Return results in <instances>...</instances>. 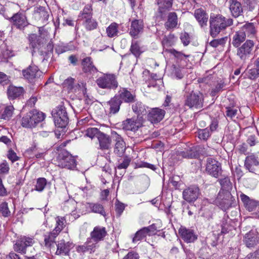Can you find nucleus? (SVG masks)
<instances>
[{
    "mask_svg": "<svg viewBox=\"0 0 259 259\" xmlns=\"http://www.w3.org/2000/svg\"><path fill=\"white\" fill-rule=\"evenodd\" d=\"M233 19L221 15L211 14L209 19L210 33L214 37L222 30L233 24Z\"/></svg>",
    "mask_w": 259,
    "mask_h": 259,
    "instance_id": "f257e3e1",
    "label": "nucleus"
},
{
    "mask_svg": "<svg viewBox=\"0 0 259 259\" xmlns=\"http://www.w3.org/2000/svg\"><path fill=\"white\" fill-rule=\"evenodd\" d=\"M44 119L45 114L42 112L32 110L22 118L21 124L24 127L32 128Z\"/></svg>",
    "mask_w": 259,
    "mask_h": 259,
    "instance_id": "f03ea898",
    "label": "nucleus"
},
{
    "mask_svg": "<svg viewBox=\"0 0 259 259\" xmlns=\"http://www.w3.org/2000/svg\"><path fill=\"white\" fill-rule=\"evenodd\" d=\"M254 43L252 40H247L237 49L236 55L243 63L248 60L253 53Z\"/></svg>",
    "mask_w": 259,
    "mask_h": 259,
    "instance_id": "7ed1b4c3",
    "label": "nucleus"
},
{
    "mask_svg": "<svg viewBox=\"0 0 259 259\" xmlns=\"http://www.w3.org/2000/svg\"><path fill=\"white\" fill-rule=\"evenodd\" d=\"M235 198L230 191L220 190L215 200V203L222 209L226 210L233 204Z\"/></svg>",
    "mask_w": 259,
    "mask_h": 259,
    "instance_id": "20e7f679",
    "label": "nucleus"
},
{
    "mask_svg": "<svg viewBox=\"0 0 259 259\" xmlns=\"http://www.w3.org/2000/svg\"><path fill=\"white\" fill-rule=\"evenodd\" d=\"M57 164L60 167L71 169L74 168L76 165L75 158L66 151H62L59 154Z\"/></svg>",
    "mask_w": 259,
    "mask_h": 259,
    "instance_id": "39448f33",
    "label": "nucleus"
},
{
    "mask_svg": "<svg viewBox=\"0 0 259 259\" xmlns=\"http://www.w3.org/2000/svg\"><path fill=\"white\" fill-rule=\"evenodd\" d=\"M97 85L102 89L114 90L118 87L116 76L112 74H104L96 80Z\"/></svg>",
    "mask_w": 259,
    "mask_h": 259,
    "instance_id": "423d86ee",
    "label": "nucleus"
},
{
    "mask_svg": "<svg viewBox=\"0 0 259 259\" xmlns=\"http://www.w3.org/2000/svg\"><path fill=\"white\" fill-rule=\"evenodd\" d=\"M203 103V95L200 93L192 92L187 97L185 105L190 108L200 109L202 107Z\"/></svg>",
    "mask_w": 259,
    "mask_h": 259,
    "instance_id": "0eeeda50",
    "label": "nucleus"
},
{
    "mask_svg": "<svg viewBox=\"0 0 259 259\" xmlns=\"http://www.w3.org/2000/svg\"><path fill=\"white\" fill-rule=\"evenodd\" d=\"M22 74L25 79L29 82L34 83L42 75V72L36 66H30L26 69L22 71Z\"/></svg>",
    "mask_w": 259,
    "mask_h": 259,
    "instance_id": "6e6552de",
    "label": "nucleus"
},
{
    "mask_svg": "<svg viewBox=\"0 0 259 259\" xmlns=\"http://www.w3.org/2000/svg\"><path fill=\"white\" fill-rule=\"evenodd\" d=\"M206 172L212 177L217 178L222 174V168L220 163L211 158L207 159Z\"/></svg>",
    "mask_w": 259,
    "mask_h": 259,
    "instance_id": "1a4fd4ad",
    "label": "nucleus"
},
{
    "mask_svg": "<svg viewBox=\"0 0 259 259\" xmlns=\"http://www.w3.org/2000/svg\"><path fill=\"white\" fill-rule=\"evenodd\" d=\"M244 166L249 171L255 173L259 168V152L246 157Z\"/></svg>",
    "mask_w": 259,
    "mask_h": 259,
    "instance_id": "9d476101",
    "label": "nucleus"
},
{
    "mask_svg": "<svg viewBox=\"0 0 259 259\" xmlns=\"http://www.w3.org/2000/svg\"><path fill=\"white\" fill-rule=\"evenodd\" d=\"M34 243L33 238L26 236H21L14 245V248L17 252L25 253L27 247L32 246Z\"/></svg>",
    "mask_w": 259,
    "mask_h": 259,
    "instance_id": "9b49d317",
    "label": "nucleus"
},
{
    "mask_svg": "<svg viewBox=\"0 0 259 259\" xmlns=\"http://www.w3.org/2000/svg\"><path fill=\"white\" fill-rule=\"evenodd\" d=\"M179 233L181 238L186 243L194 242L197 239V236L194 231L181 227L179 230Z\"/></svg>",
    "mask_w": 259,
    "mask_h": 259,
    "instance_id": "f8f14e48",
    "label": "nucleus"
},
{
    "mask_svg": "<svg viewBox=\"0 0 259 259\" xmlns=\"http://www.w3.org/2000/svg\"><path fill=\"white\" fill-rule=\"evenodd\" d=\"M199 195V189L198 187L193 186L185 189L183 192V198L188 202L195 201Z\"/></svg>",
    "mask_w": 259,
    "mask_h": 259,
    "instance_id": "ddd939ff",
    "label": "nucleus"
},
{
    "mask_svg": "<svg viewBox=\"0 0 259 259\" xmlns=\"http://www.w3.org/2000/svg\"><path fill=\"white\" fill-rule=\"evenodd\" d=\"M112 136L116 142L114 148V153L120 156L122 155L125 150V144L120 135L115 132H112Z\"/></svg>",
    "mask_w": 259,
    "mask_h": 259,
    "instance_id": "4468645a",
    "label": "nucleus"
},
{
    "mask_svg": "<svg viewBox=\"0 0 259 259\" xmlns=\"http://www.w3.org/2000/svg\"><path fill=\"white\" fill-rule=\"evenodd\" d=\"M99 147L102 150H109L111 147L112 140L110 136L102 132L97 138Z\"/></svg>",
    "mask_w": 259,
    "mask_h": 259,
    "instance_id": "2eb2a0df",
    "label": "nucleus"
},
{
    "mask_svg": "<svg viewBox=\"0 0 259 259\" xmlns=\"http://www.w3.org/2000/svg\"><path fill=\"white\" fill-rule=\"evenodd\" d=\"M165 113V111L162 109L158 108H153L148 113V120L152 123H157L163 118Z\"/></svg>",
    "mask_w": 259,
    "mask_h": 259,
    "instance_id": "dca6fc26",
    "label": "nucleus"
},
{
    "mask_svg": "<svg viewBox=\"0 0 259 259\" xmlns=\"http://www.w3.org/2000/svg\"><path fill=\"white\" fill-rule=\"evenodd\" d=\"M143 22L141 20H134L132 21L130 29V34L134 38H137L139 34L143 31Z\"/></svg>",
    "mask_w": 259,
    "mask_h": 259,
    "instance_id": "f3484780",
    "label": "nucleus"
},
{
    "mask_svg": "<svg viewBox=\"0 0 259 259\" xmlns=\"http://www.w3.org/2000/svg\"><path fill=\"white\" fill-rule=\"evenodd\" d=\"M142 124L140 120L134 118L127 119L122 123L123 128L126 131H131L134 132L138 131Z\"/></svg>",
    "mask_w": 259,
    "mask_h": 259,
    "instance_id": "a211bd4d",
    "label": "nucleus"
},
{
    "mask_svg": "<svg viewBox=\"0 0 259 259\" xmlns=\"http://www.w3.org/2000/svg\"><path fill=\"white\" fill-rule=\"evenodd\" d=\"M194 17L201 27H205L207 25L208 15L206 12L202 9H198L195 10Z\"/></svg>",
    "mask_w": 259,
    "mask_h": 259,
    "instance_id": "6ab92c4d",
    "label": "nucleus"
},
{
    "mask_svg": "<svg viewBox=\"0 0 259 259\" xmlns=\"http://www.w3.org/2000/svg\"><path fill=\"white\" fill-rule=\"evenodd\" d=\"M86 208V211L100 214L103 216L106 215V213L103 206L98 203H86L82 204Z\"/></svg>",
    "mask_w": 259,
    "mask_h": 259,
    "instance_id": "aec40b11",
    "label": "nucleus"
},
{
    "mask_svg": "<svg viewBox=\"0 0 259 259\" xmlns=\"http://www.w3.org/2000/svg\"><path fill=\"white\" fill-rule=\"evenodd\" d=\"M230 11L232 15L238 17L243 13V8L240 2L237 0H228Z\"/></svg>",
    "mask_w": 259,
    "mask_h": 259,
    "instance_id": "412c9836",
    "label": "nucleus"
},
{
    "mask_svg": "<svg viewBox=\"0 0 259 259\" xmlns=\"http://www.w3.org/2000/svg\"><path fill=\"white\" fill-rule=\"evenodd\" d=\"M10 17L9 18H10ZM11 18L15 25L17 28L22 29L28 25V22L25 15L22 13H16Z\"/></svg>",
    "mask_w": 259,
    "mask_h": 259,
    "instance_id": "4be33fe9",
    "label": "nucleus"
},
{
    "mask_svg": "<svg viewBox=\"0 0 259 259\" xmlns=\"http://www.w3.org/2000/svg\"><path fill=\"white\" fill-rule=\"evenodd\" d=\"M106 234L105 228L97 226L94 228L93 231L91 233V237L95 242H99L103 239Z\"/></svg>",
    "mask_w": 259,
    "mask_h": 259,
    "instance_id": "5701e85b",
    "label": "nucleus"
},
{
    "mask_svg": "<svg viewBox=\"0 0 259 259\" xmlns=\"http://www.w3.org/2000/svg\"><path fill=\"white\" fill-rule=\"evenodd\" d=\"M240 197L244 206L249 211L254 210L255 208L259 205L258 202L253 199H250L248 196L244 194L241 193Z\"/></svg>",
    "mask_w": 259,
    "mask_h": 259,
    "instance_id": "b1692460",
    "label": "nucleus"
},
{
    "mask_svg": "<svg viewBox=\"0 0 259 259\" xmlns=\"http://www.w3.org/2000/svg\"><path fill=\"white\" fill-rule=\"evenodd\" d=\"M155 3L158 6V12L162 16L171 8L172 0H155Z\"/></svg>",
    "mask_w": 259,
    "mask_h": 259,
    "instance_id": "393cba45",
    "label": "nucleus"
},
{
    "mask_svg": "<svg viewBox=\"0 0 259 259\" xmlns=\"http://www.w3.org/2000/svg\"><path fill=\"white\" fill-rule=\"evenodd\" d=\"M257 232L255 230H251L245 235L244 242L248 247H253L256 244Z\"/></svg>",
    "mask_w": 259,
    "mask_h": 259,
    "instance_id": "a878e982",
    "label": "nucleus"
},
{
    "mask_svg": "<svg viewBox=\"0 0 259 259\" xmlns=\"http://www.w3.org/2000/svg\"><path fill=\"white\" fill-rule=\"evenodd\" d=\"M116 96H118L121 102L124 101L126 103H130L134 101L135 96L132 94L126 89H122L118 92V94Z\"/></svg>",
    "mask_w": 259,
    "mask_h": 259,
    "instance_id": "bb28decb",
    "label": "nucleus"
},
{
    "mask_svg": "<svg viewBox=\"0 0 259 259\" xmlns=\"http://www.w3.org/2000/svg\"><path fill=\"white\" fill-rule=\"evenodd\" d=\"M121 103V100L119 99L117 96H115L113 98L111 99L107 103L110 106V113L112 114L117 113L119 110Z\"/></svg>",
    "mask_w": 259,
    "mask_h": 259,
    "instance_id": "cd10ccee",
    "label": "nucleus"
},
{
    "mask_svg": "<svg viewBox=\"0 0 259 259\" xmlns=\"http://www.w3.org/2000/svg\"><path fill=\"white\" fill-rule=\"evenodd\" d=\"M98 242H95L92 239V238L89 239L87 242L81 246H79L77 248V250L80 252H94L95 250L96 244Z\"/></svg>",
    "mask_w": 259,
    "mask_h": 259,
    "instance_id": "c85d7f7f",
    "label": "nucleus"
},
{
    "mask_svg": "<svg viewBox=\"0 0 259 259\" xmlns=\"http://www.w3.org/2000/svg\"><path fill=\"white\" fill-rule=\"evenodd\" d=\"M151 226L148 227H144L137 231L133 239L134 243L140 241L145 238L147 235H151Z\"/></svg>",
    "mask_w": 259,
    "mask_h": 259,
    "instance_id": "c756f323",
    "label": "nucleus"
},
{
    "mask_svg": "<svg viewBox=\"0 0 259 259\" xmlns=\"http://www.w3.org/2000/svg\"><path fill=\"white\" fill-rule=\"evenodd\" d=\"M23 93V89L21 87L10 86L7 91L8 96L10 99L14 100L20 97Z\"/></svg>",
    "mask_w": 259,
    "mask_h": 259,
    "instance_id": "7c9ffc66",
    "label": "nucleus"
},
{
    "mask_svg": "<svg viewBox=\"0 0 259 259\" xmlns=\"http://www.w3.org/2000/svg\"><path fill=\"white\" fill-rule=\"evenodd\" d=\"M83 70L85 72H89L90 73H95L97 72V70L93 65L90 57L84 58L82 62Z\"/></svg>",
    "mask_w": 259,
    "mask_h": 259,
    "instance_id": "2f4dec72",
    "label": "nucleus"
},
{
    "mask_svg": "<svg viewBox=\"0 0 259 259\" xmlns=\"http://www.w3.org/2000/svg\"><path fill=\"white\" fill-rule=\"evenodd\" d=\"M246 38L245 34L241 29L237 31L234 35L232 39V44L235 47H238Z\"/></svg>",
    "mask_w": 259,
    "mask_h": 259,
    "instance_id": "473e14b6",
    "label": "nucleus"
},
{
    "mask_svg": "<svg viewBox=\"0 0 259 259\" xmlns=\"http://www.w3.org/2000/svg\"><path fill=\"white\" fill-rule=\"evenodd\" d=\"M183 68L181 67L179 65L174 64L169 68L170 75L172 77L177 79H181L184 76Z\"/></svg>",
    "mask_w": 259,
    "mask_h": 259,
    "instance_id": "72a5a7b5",
    "label": "nucleus"
},
{
    "mask_svg": "<svg viewBox=\"0 0 259 259\" xmlns=\"http://www.w3.org/2000/svg\"><path fill=\"white\" fill-rule=\"evenodd\" d=\"M57 254L66 255L70 249V244L69 242L65 243L64 241H61L57 245Z\"/></svg>",
    "mask_w": 259,
    "mask_h": 259,
    "instance_id": "f704fd0d",
    "label": "nucleus"
},
{
    "mask_svg": "<svg viewBox=\"0 0 259 259\" xmlns=\"http://www.w3.org/2000/svg\"><path fill=\"white\" fill-rule=\"evenodd\" d=\"M241 30L244 31L246 36L250 37L253 36L256 33L255 28L251 23H246L241 27Z\"/></svg>",
    "mask_w": 259,
    "mask_h": 259,
    "instance_id": "c9c22d12",
    "label": "nucleus"
},
{
    "mask_svg": "<svg viewBox=\"0 0 259 259\" xmlns=\"http://www.w3.org/2000/svg\"><path fill=\"white\" fill-rule=\"evenodd\" d=\"M178 24V17L176 13L171 12L168 15L167 22L165 26L168 28H174L176 27Z\"/></svg>",
    "mask_w": 259,
    "mask_h": 259,
    "instance_id": "e433bc0d",
    "label": "nucleus"
},
{
    "mask_svg": "<svg viewBox=\"0 0 259 259\" xmlns=\"http://www.w3.org/2000/svg\"><path fill=\"white\" fill-rule=\"evenodd\" d=\"M82 24L85 29L88 30H92L96 29L98 26L97 21L92 17H85V19L82 20Z\"/></svg>",
    "mask_w": 259,
    "mask_h": 259,
    "instance_id": "4c0bfd02",
    "label": "nucleus"
},
{
    "mask_svg": "<svg viewBox=\"0 0 259 259\" xmlns=\"http://www.w3.org/2000/svg\"><path fill=\"white\" fill-rule=\"evenodd\" d=\"M57 236L53 234V231L45 235L44 242L45 246L49 248L54 247L55 244V240Z\"/></svg>",
    "mask_w": 259,
    "mask_h": 259,
    "instance_id": "58836bf2",
    "label": "nucleus"
},
{
    "mask_svg": "<svg viewBox=\"0 0 259 259\" xmlns=\"http://www.w3.org/2000/svg\"><path fill=\"white\" fill-rule=\"evenodd\" d=\"M133 111L138 115H144L147 114L146 107L141 102H137L132 105Z\"/></svg>",
    "mask_w": 259,
    "mask_h": 259,
    "instance_id": "ea45409f",
    "label": "nucleus"
},
{
    "mask_svg": "<svg viewBox=\"0 0 259 259\" xmlns=\"http://www.w3.org/2000/svg\"><path fill=\"white\" fill-rule=\"evenodd\" d=\"M56 226L53 230L55 235H58L64 227L65 220L63 217H58L56 218Z\"/></svg>",
    "mask_w": 259,
    "mask_h": 259,
    "instance_id": "a19ab883",
    "label": "nucleus"
},
{
    "mask_svg": "<svg viewBox=\"0 0 259 259\" xmlns=\"http://www.w3.org/2000/svg\"><path fill=\"white\" fill-rule=\"evenodd\" d=\"M107 36L113 37L117 35L118 33V24L115 22L112 23L106 29Z\"/></svg>",
    "mask_w": 259,
    "mask_h": 259,
    "instance_id": "79ce46f5",
    "label": "nucleus"
},
{
    "mask_svg": "<svg viewBox=\"0 0 259 259\" xmlns=\"http://www.w3.org/2000/svg\"><path fill=\"white\" fill-rule=\"evenodd\" d=\"M73 88L70 91L72 92L77 93L78 95H83L85 96L87 89L85 88V83L83 82H79L77 84H74Z\"/></svg>",
    "mask_w": 259,
    "mask_h": 259,
    "instance_id": "37998d69",
    "label": "nucleus"
},
{
    "mask_svg": "<svg viewBox=\"0 0 259 259\" xmlns=\"http://www.w3.org/2000/svg\"><path fill=\"white\" fill-rule=\"evenodd\" d=\"M54 120L55 124L56 126L63 128L66 127L69 118L68 116H56L54 117Z\"/></svg>",
    "mask_w": 259,
    "mask_h": 259,
    "instance_id": "c03bdc74",
    "label": "nucleus"
},
{
    "mask_svg": "<svg viewBox=\"0 0 259 259\" xmlns=\"http://www.w3.org/2000/svg\"><path fill=\"white\" fill-rule=\"evenodd\" d=\"M14 110V108L12 105L6 106L1 114V118L5 120H9L12 116Z\"/></svg>",
    "mask_w": 259,
    "mask_h": 259,
    "instance_id": "a18cd8bd",
    "label": "nucleus"
},
{
    "mask_svg": "<svg viewBox=\"0 0 259 259\" xmlns=\"http://www.w3.org/2000/svg\"><path fill=\"white\" fill-rule=\"evenodd\" d=\"M101 133L102 132L99 131L97 128L89 127L87 129L85 135L92 139L94 138L97 139Z\"/></svg>",
    "mask_w": 259,
    "mask_h": 259,
    "instance_id": "49530a36",
    "label": "nucleus"
},
{
    "mask_svg": "<svg viewBox=\"0 0 259 259\" xmlns=\"http://www.w3.org/2000/svg\"><path fill=\"white\" fill-rule=\"evenodd\" d=\"M219 182L222 188L221 190L229 191L231 190L232 187V183L228 177H225L223 179H220Z\"/></svg>",
    "mask_w": 259,
    "mask_h": 259,
    "instance_id": "de8ad7c7",
    "label": "nucleus"
},
{
    "mask_svg": "<svg viewBox=\"0 0 259 259\" xmlns=\"http://www.w3.org/2000/svg\"><path fill=\"white\" fill-rule=\"evenodd\" d=\"M92 6L90 5H86L83 10L80 12L79 17L81 20L85 19V17H92Z\"/></svg>",
    "mask_w": 259,
    "mask_h": 259,
    "instance_id": "09e8293b",
    "label": "nucleus"
},
{
    "mask_svg": "<svg viewBox=\"0 0 259 259\" xmlns=\"http://www.w3.org/2000/svg\"><path fill=\"white\" fill-rule=\"evenodd\" d=\"M53 117L56 116H68L66 108L63 106H59L52 111Z\"/></svg>",
    "mask_w": 259,
    "mask_h": 259,
    "instance_id": "8fccbe9b",
    "label": "nucleus"
},
{
    "mask_svg": "<svg viewBox=\"0 0 259 259\" xmlns=\"http://www.w3.org/2000/svg\"><path fill=\"white\" fill-rule=\"evenodd\" d=\"M130 51L136 57L140 56L142 53L138 42L137 41H133L131 46Z\"/></svg>",
    "mask_w": 259,
    "mask_h": 259,
    "instance_id": "3c124183",
    "label": "nucleus"
},
{
    "mask_svg": "<svg viewBox=\"0 0 259 259\" xmlns=\"http://www.w3.org/2000/svg\"><path fill=\"white\" fill-rule=\"evenodd\" d=\"M226 109V116L231 119H234L237 117L238 113V110L237 108L227 107Z\"/></svg>",
    "mask_w": 259,
    "mask_h": 259,
    "instance_id": "603ef678",
    "label": "nucleus"
},
{
    "mask_svg": "<svg viewBox=\"0 0 259 259\" xmlns=\"http://www.w3.org/2000/svg\"><path fill=\"white\" fill-rule=\"evenodd\" d=\"M47 185V181L46 179L43 178H39L37 180L35 185V190L37 191H42Z\"/></svg>",
    "mask_w": 259,
    "mask_h": 259,
    "instance_id": "864d4df0",
    "label": "nucleus"
},
{
    "mask_svg": "<svg viewBox=\"0 0 259 259\" xmlns=\"http://www.w3.org/2000/svg\"><path fill=\"white\" fill-rule=\"evenodd\" d=\"M210 136V133L207 128L198 131V137L200 139L206 141Z\"/></svg>",
    "mask_w": 259,
    "mask_h": 259,
    "instance_id": "5fc2aeb1",
    "label": "nucleus"
},
{
    "mask_svg": "<svg viewBox=\"0 0 259 259\" xmlns=\"http://www.w3.org/2000/svg\"><path fill=\"white\" fill-rule=\"evenodd\" d=\"M74 79L72 77H69L65 79L63 82L64 88H66L70 91L74 89Z\"/></svg>",
    "mask_w": 259,
    "mask_h": 259,
    "instance_id": "6e6d98bb",
    "label": "nucleus"
},
{
    "mask_svg": "<svg viewBox=\"0 0 259 259\" xmlns=\"http://www.w3.org/2000/svg\"><path fill=\"white\" fill-rule=\"evenodd\" d=\"M0 211L4 217H8L10 214L7 203L3 202L0 205Z\"/></svg>",
    "mask_w": 259,
    "mask_h": 259,
    "instance_id": "4d7b16f0",
    "label": "nucleus"
},
{
    "mask_svg": "<svg viewBox=\"0 0 259 259\" xmlns=\"http://www.w3.org/2000/svg\"><path fill=\"white\" fill-rule=\"evenodd\" d=\"M37 148L35 145H34L26 150L25 154L26 156H28L29 158H34V156L33 155L36 152H37Z\"/></svg>",
    "mask_w": 259,
    "mask_h": 259,
    "instance_id": "13d9d810",
    "label": "nucleus"
},
{
    "mask_svg": "<svg viewBox=\"0 0 259 259\" xmlns=\"http://www.w3.org/2000/svg\"><path fill=\"white\" fill-rule=\"evenodd\" d=\"M131 159L130 158L125 157L123 158V160L122 162L119 163L117 165V167L118 169H125L129 165L130 163L131 162Z\"/></svg>",
    "mask_w": 259,
    "mask_h": 259,
    "instance_id": "bf43d9fd",
    "label": "nucleus"
},
{
    "mask_svg": "<svg viewBox=\"0 0 259 259\" xmlns=\"http://www.w3.org/2000/svg\"><path fill=\"white\" fill-rule=\"evenodd\" d=\"M248 73L249 74L248 77L250 79H254L259 76V70L256 67L249 69Z\"/></svg>",
    "mask_w": 259,
    "mask_h": 259,
    "instance_id": "052dcab7",
    "label": "nucleus"
},
{
    "mask_svg": "<svg viewBox=\"0 0 259 259\" xmlns=\"http://www.w3.org/2000/svg\"><path fill=\"white\" fill-rule=\"evenodd\" d=\"M125 208V205L123 203L117 201L115 203V210L118 215H120Z\"/></svg>",
    "mask_w": 259,
    "mask_h": 259,
    "instance_id": "680f3d73",
    "label": "nucleus"
},
{
    "mask_svg": "<svg viewBox=\"0 0 259 259\" xmlns=\"http://www.w3.org/2000/svg\"><path fill=\"white\" fill-rule=\"evenodd\" d=\"M180 39L183 45L185 46H187L190 42L189 35L186 32L181 34Z\"/></svg>",
    "mask_w": 259,
    "mask_h": 259,
    "instance_id": "e2e57ef3",
    "label": "nucleus"
},
{
    "mask_svg": "<svg viewBox=\"0 0 259 259\" xmlns=\"http://www.w3.org/2000/svg\"><path fill=\"white\" fill-rule=\"evenodd\" d=\"M169 52L170 54H172L176 58H177L179 59H182L185 57H188V56H186L183 54L181 52H178L175 49H171L169 50Z\"/></svg>",
    "mask_w": 259,
    "mask_h": 259,
    "instance_id": "0e129e2a",
    "label": "nucleus"
},
{
    "mask_svg": "<svg viewBox=\"0 0 259 259\" xmlns=\"http://www.w3.org/2000/svg\"><path fill=\"white\" fill-rule=\"evenodd\" d=\"M7 156L13 162L18 160V157L17 156L16 153L11 149L8 151Z\"/></svg>",
    "mask_w": 259,
    "mask_h": 259,
    "instance_id": "69168bd1",
    "label": "nucleus"
},
{
    "mask_svg": "<svg viewBox=\"0 0 259 259\" xmlns=\"http://www.w3.org/2000/svg\"><path fill=\"white\" fill-rule=\"evenodd\" d=\"M225 85L224 82L221 81L218 83L212 91V95H214L217 93H218L223 90Z\"/></svg>",
    "mask_w": 259,
    "mask_h": 259,
    "instance_id": "338daca9",
    "label": "nucleus"
},
{
    "mask_svg": "<svg viewBox=\"0 0 259 259\" xmlns=\"http://www.w3.org/2000/svg\"><path fill=\"white\" fill-rule=\"evenodd\" d=\"M139 254L135 251L129 252L123 259H139Z\"/></svg>",
    "mask_w": 259,
    "mask_h": 259,
    "instance_id": "774afa93",
    "label": "nucleus"
}]
</instances>
